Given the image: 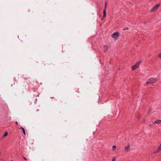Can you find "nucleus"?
Instances as JSON below:
<instances>
[{
  "label": "nucleus",
  "mask_w": 161,
  "mask_h": 161,
  "mask_svg": "<svg viewBox=\"0 0 161 161\" xmlns=\"http://www.w3.org/2000/svg\"><path fill=\"white\" fill-rule=\"evenodd\" d=\"M119 36V33L116 32L113 33L111 35L112 37L115 39H117Z\"/></svg>",
  "instance_id": "obj_1"
},
{
  "label": "nucleus",
  "mask_w": 161,
  "mask_h": 161,
  "mask_svg": "<svg viewBox=\"0 0 161 161\" xmlns=\"http://www.w3.org/2000/svg\"><path fill=\"white\" fill-rule=\"evenodd\" d=\"M142 63L141 61H139L135 65L132 66L131 67L132 70H134L137 68L139 66L140 64Z\"/></svg>",
  "instance_id": "obj_2"
},
{
  "label": "nucleus",
  "mask_w": 161,
  "mask_h": 161,
  "mask_svg": "<svg viewBox=\"0 0 161 161\" xmlns=\"http://www.w3.org/2000/svg\"><path fill=\"white\" fill-rule=\"evenodd\" d=\"M160 6V4H158L156 5L151 10L152 12L155 11Z\"/></svg>",
  "instance_id": "obj_3"
},
{
  "label": "nucleus",
  "mask_w": 161,
  "mask_h": 161,
  "mask_svg": "<svg viewBox=\"0 0 161 161\" xmlns=\"http://www.w3.org/2000/svg\"><path fill=\"white\" fill-rule=\"evenodd\" d=\"M157 81V80L156 78H152L149 79V82L150 84H152L156 82Z\"/></svg>",
  "instance_id": "obj_4"
},
{
  "label": "nucleus",
  "mask_w": 161,
  "mask_h": 161,
  "mask_svg": "<svg viewBox=\"0 0 161 161\" xmlns=\"http://www.w3.org/2000/svg\"><path fill=\"white\" fill-rule=\"evenodd\" d=\"M130 147V145L129 144L126 147H125V152H127L129 151Z\"/></svg>",
  "instance_id": "obj_5"
},
{
  "label": "nucleus",
  "mask_w": 161,
  "mask_h": 161,
  "mask_svg": "<svg viewBox=\"0 0 161 161\" xmlns=\"http://www.w3.org/2000/svg\"><path fill=\"white\" fill-rule=\"evenodd\" d=\"M161 124V120H156L154 123L153 124Z\"/></svg>",
  "instance_id": "obj_6"
},
{
  "label": "nucleus",
  "mask_w": 161,
  "mask_h": 161,
  "mask_svg": "<svg viewBox=\"0 0 161 161\" xmlns=\"http://www.w3.org/2000/svg\"><path fill=\"white\" fill-rule=\"evenodd\" d=\"M103 18H105L106 16V9H104L103 10Z\"/></svg>",
  "instance_id": "obj_7"
},
{
  "label": "nucleus",
  "mask_w": 161,
  "mask_h": 161,
  "mask_svg": "<svg viewBox=\"0 0 161 161\" xmlns=\"http://www.w3.org/2000/svg\"><path fill=\"white\" fill-rule=\"evenodd\" d=\"M19 129H21L23 131V133L25 135V129L23 127H21L19 128Z\"/></svg>",
  "instance_id": "obj_8"
},
{
  "label": "nucleus",
  "mask_w": 161,
  "mask_h": 161,
  "mask_svg": "<svg viewBox=\"0 0 161 161\" xmlns=\"http://www.w3.org/2000/svg\"><path fill=\"white\" fill-rule=\"evenodd\" d=\"M161 150H159V148L158 147V149L155 151H154L153 153H158L159 151H161Z\"/></svg>",
  "instance_id": "obj_9"
},
{
  "label": "nucleus",
  "mask_w": 161,
  "mask_h": 161,
  "mask_svg": "<svg viewBox=\"0 0 161 161\" xmlns=\"http://www.w3.org/2000/svg\"><path fill=\"white\" fill-rule=\"evenodd\" d=\"M161 150H159V148L158 147V149L155 151H154L153 153H158L159 151H161Z\"/></svg>",
  "instance_id": "obj_10"
},
{
  "label": "nucleus",
  "mask_w": 161,
  "mask_h": 161,
  "mask_svg": "<svg viewBox=\"0 0 161 161\" xmlns=\"http://www.w3.org/2000/svg\"><path fill=\"white\" fill-rule=\"evenodd\" d=\"M107 3H108V2L107 1L105 2L104 9H106V8H107Z\"/></svg>",
  "instance_id": "obj_11"
},
{
  "label": "nucleus",
  "mask_w": 161,
  "mask_h": 161,
  "mask_svg": "<svg viewBox=\"0 0 161 161\" xmlns=\"http://www.w3.org/2000/svg\"><path fill=\"white\" fill-rule=\"evenodd\" d=\"M8 132H6L4 134H3V137H5V136H7L8 135Z\"/></svg>",
  "instance_id": "obj_12"
},
{
  "label": "nucleus",
  "mask_w": 161,
  "mask_h": 161,
  "mask_svg": "<svg viewBox=\"0 0 161 161\" xmlns=\"http://www.w3.org/2000/svg\"><path fill=\"white\" fill-rule=\"evenodd\" d=\"M105 47H106V50H105V52H106V51L108 50V46L107 45H105Z\"/></svg>",
  "instance_id": "obj_13"
},
{
  "label": "nucleus",
  "mask_w": 161,
  "mask_h": 161,
  "mask_svg": "<svg viewBox=\"0 0 161 161\" xmlns=\"http://www.w3.org/2000/svg\"><path fill=\"white\" fill-rule=\"evenodd\" d=\"M128 28L126 27L123 28V31H125V30H128Z\"/></svg>",
  "instance_id": "obj_14"
},
{
  "label": "nucleus",
  "mask_w": 161,
  "mask_h": 161,
  "mask_svg": "<svg viewBox=\"0 0 161 161\" xmlns=\"http://www.w3.org/2000/svg\"><path fill=\"white\" fill-rule=\"evenodd\" d=\"M116 147L115 146H113L112 147V149L113 150H114L116 148Z\"/></svg>",
  "instance_id": "obj_15"
},
{
  "label": "nucleus",
  "mask_w": 161,
  "mask_h": 161,
  "mask_svg": "<svg viewBox=\"0 0 161 161\" xmlns=\"http://www.w3.org/2000/svg\"><path fill=\"white\" fill-rule=\"evenodd\" d=\"M158 148H159V150H161V143L160 144L159 146L158 147Z\"/></svg>",
  "instance_id": "obj_16"
},
{
  "label": "nucleus",
  "mask_w": 161,
  "mask_h": 161,
  "mask_svg": "<svg viewBox=\"0 0 161 161\" xmlns=\"http://www.w3.org/2000/svg\"><path fill=\"white\" fill-rule=\"evenodd\" d=\"M158 57H159L160 58H161V53H160L159 54V55H158Z\"/></svg>",
  "instance_id": "obj_17"
},
{
  "label": "nucleus",
  "mask_w": 161,
  "mask_h": 161,
  "mask_svg": "<svg viewBox=\"0 0 161 161\" xmlns=\"http://www.w3.org/2000/svg\"><path fill=\"white\" fill-rule=\"evenodd\" d=\"M149 79L148 80H147V84L150 83H149Z\"/></svg>",
  "instance_id": "obj_18"
},
{
  "label": "nucleus",
  "mask_w": 161,
  "mask_h": 161,
  "mask_svg": "<svg viewBox=\"0 0 161 161\" xmlns=\"http://www.w3.org/2000/svg\"><path fill=\"white\" fill-rule=\"evenodd\" d=\"M23 158H24L25 160H27L26 158H25L24 157H23Z\"/></svg>",
  "instance_id": "obj_19"
},
{
  "label": "nucleus",
  "mask_w": 161,
  "mask_h": 161,
  "mask_svg": "<svg viewBox=\"0 0 161 161\" xmlns=\"http://www.w3.org/2000/svg\"><path fill=\"white\" fill-rule=\"evenodd\" d=\"M15 124H16V125H18V123H17V121H16V122H15Z\"/></svg>",
  "instance_id": "obj_20"
},
{
  "label": "nucleus",
  "mask_w": 161,
  "mask_h": 161,
  "mask_svg": "<svg viewBox=\"0 0 161 161\" xmlns=\"http://www.w3.org/2000/svg\"><path fill=\"white\" fill-rule=\"evenodd\" d=\"M140 115H139V116H138V119H140Z\"/></svg>",
  "instance_id": "obj_21"
},
{
  "label": "nucleus",
  "mask_w": 161,
  "mask_h": 161,
  "mask_svg": "<svg viewBox=\"0 0 161 161\" xmlns=\"http://www.w3.org/2000/svg\"><path fill=\"white\" fill-rule=\"evenodd\" d=\"M115 158H114V159H113L112 160V161H115Z\"/></svg>",
  "instance_id": "obj_22"
},
{
  "label": "nucleus",
  "mask_w": 161,
  "mask_h": 161,
  "mask_svg": "<svg viewBox=\"0 0 161 161\" xmlns=\"http://www.w3.org/2000/svg\"><path fill=\"white\" fill-rule=\"evenodd\" d=\"M153 125V124H152V125H151V124H150V125H149V126H151V125Z\"/></svg>",
  "instance_id": "obj_23"
},
{
  "label": "nucleus",
  "mask_w": 161,
  "mask_h": 161,
  "mask_svg": "<svg viewBox=\"0 0 161 161\" xmlns=\"http://www.w3.org/2000/svg\"><path fill=\"white\" fill-rule=\"evenodd\" d=\"M42 64H43L44 66H45V64H43V63Z\"/></svg>",
  "instance_id": "obj_24"
},
{
  "label": "nucleus",
  "mask_w": 161,
  "mask_h": 161,
  "mask_svg": "<svg viewBox=\"0 0 161 161\" xmlns=\"http://www.w3.org/2000/svg\"><path fill=\"white\" fill-rule=\"evenodd\" d=\"M37 111H39V110L38 109H37Z\"/></svg>",
  "instance_id": "obj_25"
},
{
  "label": "nucleus",
  "mask_w": 161,
  "mask_h": 161,
  "mask_svg": "<svg viewBox=\"0 0 161 161\" xmlns=\"http://www.w3.org/2000/svg\"><path fill=\"white\" fill-rule=\"evenodd\" d=\"M10 161H13V160H11Z\"/></svg>",
  "instance_id": "obj_26"
},
{
  "label": "nucleus",
  "mask_w": 161,
  "mask_h": 161,
  "mask_svg": "<svg viewBox=\"0 0 161 161\" xmlns=\"http://www.w3.org/2000/svg\"><path fill=\"white\" fill-rule=\"evenodd\" d=\"M1 155V153H0V155Z\"/></svg>",
  "instance_id": "obj_27"
}]
</instances>
